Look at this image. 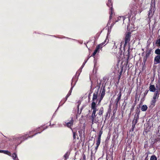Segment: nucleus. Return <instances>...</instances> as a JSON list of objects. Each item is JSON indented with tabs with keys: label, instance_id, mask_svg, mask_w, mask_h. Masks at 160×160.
<instances>
[{
	"label": "nucleus",
	"instance_id": "de8ad7c7",
	"mask_svg": "<svg viewBox=\"0 0 160 160\" xmlns=\"http://www.w3.org/2000/svg\"><path fill=\"white\" fill-rule=\"evenodd\" d=\"M73 133V138L74 139H75L76 137V136H77V134L75 132H74L73 131H72Z\"/></svg>",
	"mask_w": 160,
	"mask_h": 160
},
{
	"label": "nucleus",
	"instance_id": "5fc2aeb1",
	"mask_svg": "<svg viewBox=\"0 0 160 160\" xmlns=\"http://www.w3.org/2000/svg\"><path fill=\"white\" fill-rule=\"evenodd\" d=\"M103 97H103L100 96V98L99 99V101H98V104H99L101 102V101Z\"/></svg>",
	"mask_w": 160,
	"mask_h": 160
},
{
	"label": "nucleus",
	"instance_id": "7c9ffc66",
	"mask_svg": "<svg viewBox=\"0 0 160 160\" xmlns=\"http://www.w3.org/2000/svg\"><path fill=\"white\" fill-rule=\"evenodd\" d=\"M102 80L100 79V82L99 83L98 81H97V83H98V85L97 86H96L95 87V88H96L97 87H98V88H100L101 87V84Z\"/></svg>",
	"mask_w": 160,
	"mask_h": 160
},
{
	"label": "nucleus",
	"instance_id": "2f4dec72",
	"mask_svg": "<svg viewBox=\"0 0 160 160\" xmlns=\"http://www.w3.org/2000/svg\"><path fill=\"white\" fill-rule=\"evenodd\" d=\"M156 101L157 99H153L151 101L150 103L151 105H152L153 106V107L154 106Z\"/></svg>",
	"mask_w": 160,
	"mask_h": 160
},
{
	"label": "nucleus",
	"instance_id": "4c0bfd02",
	"mask_svg": "<svg viewBox=\"0 0 160 160\" xmlns=\"http://www.w3.org/2000/svg\"><path fill=\"white\" fill-rule=\"evenodd\" d=\"M135 105H136L135 103L133 104V105L132 106L131 108L130 109V112H132L133 111L134 109V107L135 106ZM131 112H130L129 114L130 115L131 114Z\"/></svg>",
	"mask_w": 160,
	"mask_h": 160
},
{
	"label": "nucleus",
	"instance_id": "680f3d73",
	"mask_svg": "<svg viewBox=\"0 0 160 160\" xmlns=\"http://www.w3.org/2000/svg\"><path fill=\"white\" fill-rule=\"evenodd\" d=\"M96 54V53L95 52H93V53H92V54L91 55V57H93L94 58H95L94 56H95V55Z\"/></svg>",
	"mask_w": 160,
	"mask_h": 160
},
{
	"label": "nucleus",
	"instance_id": "ddd939ff",
	"mask_svg": "<svg viewBox=\"0 0 160 160\" xmlns=\"http://www.w3.org/2000/svg\"><path fill=\"white\" fill-rule=\"evenodd\" d=\"M0 153H4L5 154L9 156L11 155V152L7 150H0Z\"/></svg>",
	"mask_w": 160,
	"mask_h": 160
},
{
	"label": "nucleus",
	"instance_id": "49530a36",
	"mask_svg": "<svg viewBox=\"0 0 160 160\" xmlns=\"http://www.w3.org/2000/svg\"><path fill=\"white\" fill-rule=\"evenodd\" d=\"M87 61V60H85L84 61V62H83L82 65V66L81 67V69H82V68L84 67L85 64H86V63Z\"/></svg>",
	"mask_w": 160,
	"mask_h": 160
},
{
	"label": "nucleus",
	"instance_id": "09e8293b",
	"mask_svg": "<svg viewBox=\"0 0 160 160\" xmlns=\"http://www.w3.org/2000/svg\"><path fill=\"white\" fill-rule=\"evenodd\" d=\"M130 45L129 43L128 45V56L129 55V53H130Z\"/></svg>",
	"mask_w": 160,
	"mask_h": 160
},
{
	"label": "nucleus",
	"instance_id": "0e129e2a",
	"mask_svg": "<svg viewBox=\"0 0 160 160\" xmlns=\"http://www.w3.org/2000/svg\"><path fill=\"white\" fill-rule=\"evenodd\" d=\"M114 23H112L111 26L109 27V28H110V29H112L113 26L114 25Z\"/></svg>",
	"mask_w": 160,
	"mask_h": 160
},
{
	"label": "nucleus",
	"instance_id": "6e6d98bb",
	"mask_svg": "<svg viewBox=\"0 0 160 160\" xmlns=\"http://www.w3.org/2000/svg\"><path fill=\"white\" fill-rule=\"evenodd\" d=\"M108 111L106 113V115H105V120L104 121V123H105V121L107 119V117H108Z\"/></svg>",
	"mask_w": 160,
	"mask_h": 160
},
{
	"label": "nucleus",
	"instance_id": "c85d7f7f",
	"mask_svg": "<svg viewBox=\"0 0 160 160\" xmlns=\"http://www.w3.org/2000/svg\"><path fill=\"white\" fill-rule=\"evenodd\" d=\"M99 46H97L95 50L94 51V52H95L96 53H99L100 52V50H101V49L99 48Z\"/></svg>",
	"mask_w": 160,
	"mask_h": 160
},
{
	"label": "nucleus",
	"instance_id": "4be33fe9",
	"mask_svg": "<svg viewBox=\"0 0 160 160\" xmlns=\"http://www.w3.org/2000/svg\"><path fill=\"white\" fill-rule=\"evenodd\" d=\"M79 72H78V71L77 72H76V74H78V77H77L76 75L74 77H73L72 78H74V81L73 82H74V84H75L77 82V81H78V77L79 76Z\"/></svg>",
	"mask_w": 160,
	"mask_h": 160
},
{
	"label": "nucleus",
	"instance_id": "603ef678",
	"mask_svg": "<svg viewBox=\"0 0 160 160\" xmlns=\"http://www.w3.org/2000/svg\"><path fill=\"white\" fill-rule=\"evenodd\" d=\"M68 98H67V96H66L65 98V99H64V100H64V101H63V103H62V102H61V105H62L64 104V103H65V102L67 100ZM62 101H62V102H62Z\"/></svg>",
	"mask_w": 160,
	"mask_h": 160
},
{
	"label": "nucleus",
	"instance_id": "4d7b16f0",
	"mask_svg": "<svg viewBox=\"0 0 160 160\" xmlns=\"http://www.w3.org/2000/svg\"><path fill=\"white\" fill-rule=\"evenodd\" d=\"M150 41H151V40L150 39H149L147 41V45L148 46H149L150 45V44L151 43Z\"/></svg>",
	"mask_w": 160,
	"mask_h": 160
},
{
	"label": "nucleus",
	"instance_id": "f8f14e48",
	"mask_svg": "<svg viewBox=\"0 0 160 160\" xmlns=\"http://www.w3.org/2000/svg\"><path fill=\"white\" fill-rule=\"evenodd\" d=\"M10 156L12 158L13 160H19L16 152H14L12 154L11 153V155Z\"/></svg>",
	"mask_w": 160,
	"mask_h": 160
},
{
	"label": "nucleus",
	"instance_id": "20e7f679",
	"mask_svg": "<svg viewBox=\"0 0 160 160\" xmlns=\"http://www.w3.org/2000/svg\"><path fill=\"white\" fill-rule=\"evenodd\" d=\"M131 33L130 32H126L125 34V37L124 38V47L126 46L128 43H129L130 41V38L131 37Z\"/></svg>",
	"mask_w": 160,
	"mask_h": 160
},
{
	"label": "nucleus",
	"instance_id": "f704fd0d",
	"mask_svg": "<svg viewBox=\"0 0 160 160\" xmlns=\"http://www.w3.org/2000/svg\"><path fill=\"white\" fill-rule=\"evenodd\" d=\"M108 33L107 34V35L106 38H107V39H108V37L109 36L110 34V33L111 32V29H110V28H109V27H108Z\"/></svg>",
	"mask_w": 160,
	"mask_h": 160
},
{
	"label": "nucleus",
	"instance_id": "6ab92c4d",
	"mask_svg": "<svg viewBox=\"0 0 160 160\" xmlns=\"http://www.w3.org/2000/svg\"><path fill=\"white\" fill-rule=\"evenodd\" d=\"M131 17V15H127L124 16H119L120 18H122V20L124 21L125 19L128 18L129 21H130V18Z\"/></svg>",
	"mask_w": 160,
	"mask_h": 160
},
{
	"label": "nucleus",
	"instance_id": "5701e85b",
	"mask_svg": "<svg viewBox=\"0 0 160 160\" xmlns=\"http://www.w3.org/2000/svg\"><path fill=\"white\" fill-rule=\"evenodd\" d=\"M104 111V109L103 107H101L100 108L99 112L97 113V114L99 116L102 115L103 114Z\"/></svg>",
	"mask_w": 160,
	"mask_h": 160
},
{
	"label": "nucleus",
	"instance_id": "72a5a7b5",
	"mask_svg": "<svg viewBox=\"0 0 160 160\" xmlns=\"http://www.w3.org/2000/svg\"><path fill=\"white\" fill-rule=\"evenodd\" d=\"M150 160H157V158L155 155H153L151 157Z\"/></svg>",
	"mask_w": 160,
	"mask_h": 160
},
{
	"label": "nucleus",
	"instance_id": "774afa93",
	"mask_svg": "<svg viewBox=\"0 0 160 160\" xmlns=\"http://www.w3.org/2000/svg\"><path fill=\"white\" fill-rule=\"evenodd\" d=\"M122 106L123 107V109L124 110L125 109L126 107L125 105H124V103H123Z\"/></svg>",
	"mask_w": 160,
	"mask_h": 160
},
{
	"label": "nucleus",
	"instance_id": "bb28decb",
	"mask_svg": "<svg viewBox=\"0 0 160 160\" xmlns=\"http://www.w3.org/2000/svg\"><path fill=\"white\" fill-rule=\"evenodd\" d=\"M99 121V117L98 116H97V117H96V118H95V119H94L93 121H92V124H93V122H94L95 123H97L98 122V121Z\"/></svg>",
	"mask_w": 160,
	"mask_h": 160
},
{
	"label": "nucleus",
	"instance_id": "e433bc0d",
	"mask_svg": "<svg viewBox=\"0 0 160 160\" xmlns=\"http://www.w3.org/2000/svg\"><path fill=\"white\" fill-rule=\"evenodd\" d=\"M136 113L135 114L137 115H140V111L139 109H138V108H137L136 110Z\"/></svg>",
	"mask_w": 160,
	"mask_h": 160
},
{
	"label": "nucleus",
	"instance_id": "864d4df0",
	"mask_svg": "<svg viewBox=\"0 0 160 160\" xmlns=\"http://www.w3.org/2000/svg\"><path fill=\"white\" fill-rule=\"evenodd\" d=\"M68 98H67V96H66L65 98V99H64V100H64V101H63V103H62V102H61V105H62L64 104V103H65V102L67 100ZM62 101H62V102H62Z\"/></svg>",
	"mask_w": 160,
	"mask_h": 160
},
{
	"label": "nucleus",
	"instance_id": "a19ab883",
	"mask_svg": "<svg viewBox=\"0 0 160 160\" xmlns=\"http://www.w3.org/2000/svg\"><path fill=\"white\" fill-rule=\"evenodd\" d=\"M147 59L146 58H143V62L142 63V65H143V67H142V68H143L144 66L145 65V64L146 62V61L147 60Z\"/></svg>",
	"mask_w": 160,
	"mask_h": 160
},
{
	"label": "nucleus",
	"instance_id": "393cba45",
	"mask_svg": "<svg viewBox=\"0 0 160 160\" xmlns=\"http://www.w3.org/2000/svg\"><path fill=\"white\" fill-rule=\"evenodd\" d=\"M67 38V39H72V40H73L78 41L79 42V43H80L81 44H82V43H83V41H78L76 39H72V38H70L67 37H65V36H63V37H62V38Z\"/></svg>",
	"mask_w": 160,
	"mask_h": 160
},
{
	"label": "nucleus",
	"instance_id": "338daca9",
	"mask_svg": "<svg viewBox=\"0 0 160 160\" xmlns=\"http://www.w3.org/2000/svg\"><path fill=\"white\" fill-rule=\"evenodd\" d=\"M146 154H147V156H146V158H145V159H144V160H148V155L146 153L145 154V155H146Z\"/></svg>",
	"mask_w": 160,
	"mask_h": 160
},
{
	"label": "nucleus",
	"instance_id": "4468645a",
	"mask_svg": "<svg viewBox=\"0 0 160 160\" xmlns=\"http://www.w3.org/2000/svg\"><path fill=\"white\" fill-rule=\"evenodd\" d=\"M77 103H78V105H77V113L79 114H81V113L82 110L84 108V106H82V107L80 108V112H79V106L80 105V104L81 103L79 102H78Z\"/></svg>",
	"mask_w": 160,
	"mask_h": 160
},
{
	"label": "nucleus",
	"instance_id": "58836bf2",
	"mask_svg": "<svg viewBox=\"0 0 160 160\" xmlns=\"http://www.w3.org/2000/svg\"><path fill=\"white\" fill-rule=\"evenodd\" d=\"M120 100V99L117 98L116 99L115 103L116 105L117 106L118 105V103L119 102Z\"/></svg>",
	"mask_w": 160,
	"mask_h": 160
},
{
	"label": "nucleus",
	"instance_id": "8fccbe9b",
	"mask_svg": "<svg viewBox=\"0 0 160 160\" xmlns=\"http://www.w3.org/2000/svg\"><path fill=\"white\" fill-rule=\"evenodd\" d=\"M137 123V122L135 123V122H134L132 121V128H134L135 127V125Z\"/></svg>",
	"mask_w": 160,
	"mask_h": 160
},
{
	"label": "nucleus",
	"instance_id": "3c124183",
	"mask_svg": "<svg viewBox=\"0 0 160 160\" xmlns=\"http://www.w3.org/2000/svg\"><path fill=\"white\" fill-rule=\"evenodd\" d=\"M34 132V130H32V131H29L28 132V134H27V136H26V138H27V137L28 135H30L31 134L32 132ZM28 136L27 137V138H28Z\"/></svg>",
	"mask_w": 160,
	"mask_h": 160
},
{
	"label": "nucleus",
	"instance_id": "ea45409f",
	"mask_svg": "<svg viewBox=\"0 0 160 160\" xmlns=\"http://www.w3.org/2000/svg\"><path fill=\"white\" fill-rule=\"evenodd\" d=\"M147 59L146 58H143V62L142 63V65H143V67H142V68H143L144 66L145 65V64L146 62V61L147 60Z\"/></svg>",
	"mask_w": 160,
	"mask_h": 160
},
{
	"label": "nucleus",
	"instance_id": "c9c22d12",
	"mask_svg": "<svg viewBox=\"0 0 160 160\" xmlns=\"http://www.w3.org/2000/svg\"><path fill=\"white\" fill-rule=\"evenodd\" d=\"M92 84H91V86L90 87H91L90 90V91H89V94H90V95H91V94L93 92V91L94 89V88H92Z\"/></svg>",
	"mask_w": 160,
	"mask_h": 160
},
{
	"label": "nucleus",
	"instance_id": "a878e982",
	"mask_svg": "<svg viewBox=\"0 0 160 160\" xmlns=\"http://www.w3.org/2000/svg\"><path fill=\"white\" fill-rule=\"evenodd\" d=\"M139 115H137L135 114L134 115V120H133V122H134L137 123L138 122V120L139 118Z\"/></svg>",
	"mask_w": 160,
	"mask_h": 160
},
{
	"label": "nucleus",
	"instance_id": "052dcab7",
	"mask_svg": "<svg viewBox=\"0 0 160 160\" xmlns=\"http://www.w3.org/2000/svg\"><path fill=\"white\" fill-rule=\"evenodd\" d=\"M56 112L55 111V112L53 113V115L52 116L51 120H52V118H54L55 117V116L56 115Z\"/></svg>",
	"mask_w": 160,
	"mask_h": 160
},
{
	"label": "nucleus",
	"instance_id": "69168bd1",
	"mask_svg": "<svg viewBox=\"0 0 160 160\" xmlns=\"http://www.w3.org/2000/svg\"><path fill=\"white\" fill-rule=\"evenodd\" d=\"M48 126H46L45 127H43V129L42 130V131H44V130L46 129H47L48 128Z\"/></svg>",
	"mask_w": 160,
	"mask_h": 160
},
{
	"label": "nucleus",
	"instance_id": "0eeeda50",
	"mask_svg": "<svg viewBox=\"0 0 160 160\" xmlns=\"http://www.w3.org/2000/svg\"><path fill=\"white\" fill-rule=\"evenodd\" d=\"M74 78H72V82L71 83V87L70 90L69 91L68 93V94H67V95L66 96H67V98H68V97L71 95L72 89H73V87H74V85H75V84H74V85H73V86H72L73 82L74 81Z\"/></svg>",
	"mask_w": 160,
	"mask_h": 160
},
{
	"label": "nucleus",
	"instance_id": "9b49d317",
	"mask_svg": "<svg viewBox=\"0 0 160 160\" xmlns=\"http://www.w3.org/2000/svg\"><path fill=\"white\" fill-rule=\"evenodd\" d=\"M152 49H149L146 51V54L144 57V58L147 59V58L149 57L150 55L151 54Z\"/></svg>",
	"mask_w": 160,
	"mask_h": 160
},
{
	"label": "nucleus",
	"instance_id": "f257e3e1",
	"mask_svg": "<svg viewBox=\"0 0 160 160\" xmlns=\"http://www.w3.org/2000/svg\"><path fill=\"white\" fill-rule=\"evenodd\" d=\"M27 134L22 136H19L18 135L13 136L10 138L8 139L4 137L8 141L11 142V145H12L14 144H16V145L20 144L22 142L27 140L29 138H26Z\"/></svg>",
	"mask_w": 160,
	"mask_h": 160
},
{
	"label": "nucleus",
	"instance_id": "b1692460",
	"mask_svg": "<svg viewBox=\"0 0 160 160\" xmlns=\"http://www.w3.org/2000/svg\"><path fill=\"white\" fill-rule=\"evenodd\" d=\"M148 107L147 105H142L141 108V110L142 111H146L148 109Z\"/></svg>",
	"mask_w": 160,
	"mask_h": 160
},
{
	"label": "nucleus",
	"instance_id": "cd10ccee",
	"mask_svg": "<svg viewBox=\"0 0 160 160\" xmlns=\"http://www.w3.org/2000/svg\"><path fill=\"white\" fill-rule=\"evenodd\" d=\"M98 99V95L96 93H93V97H92V102H95L94 101Z\"/></svg>",
	"mask_w": 160,
	"mask_h": 160
},
{
	"label": "nucleus",
	"instance_id": "2eb2a0df",
	"mask_svg": "<svg viewBox=\"0 0 160 160\" xmlns=\"http://www.w3.org/2000/svg\"><path fill=\"white\" fill-rule=\"evenodd\" d=\"M107 40H108L107 43H108V42L109 41L108 39H107V38H106L105 40L104 41V42H102V43L97 45V46H99V48L101 49V50H102V48L103 46L106 44H105V42H107Z\"/></svg>",
	"mask_w": 160,
	"mask_h": 160
},
{
	"label": "nucleus",
	"instance_id": "13d9d810",
	"mask_svg": "<svg viewBox=\"0 0 160 160\" xmlns=\"http://www.w3.org/2000/svg\"><path fill=\"white\" fill-rule=\"evenodd\" d=\"M94 68H95L97 64V62L96 60L95 59L94 60Z\"/></svg>",
	"mask_w": 160,
	"mask_h": 160
},
{
	"label": "nucleus",
	"instance_id": "79ce46f5",
	"mask_svg": "<svg viewBox=\"0 0 160 160\" xmlns=\"http://www.w3.org/2000/svg\"><path fill=\"white\" fill-rule=\"evenodd\" d=\"M102 129L99 131L98 137L101 138V135L102 133Z\"/></svg>",
	"mask_w": 160,
	"mask_h": 160
},
{
	"label": "nucleus",
	"instance_id": "39448f33",
	"mask_svg": "<svg viewBox=\"0 0 160 160\" xmlns=\"http://www.w3.org/2000/svg\"><path fill=\"white\" fill-rule=\"evenodd\" d=\"M8 140L5 137L0 139V148L4 149Z\"/></svg>",
	"mask_w": 160,
	"mask_h": 160
},
{
	"label": "nucleus",
	"instance_id": "6e6552de",
	"mask_svg": "<svg viewBox=\"0 0 160 160\" xmlns=\"http://www.w3.org/2000/svg\"><path fill=\"white\" fill-rule=\"evenodd\" d=\"M154 63V64H157L160 63V55H157L155 57Z\"/></svg>",
	"mask_w": 160,
	"mask_h": 160
},
{
	"label": "nucleus",
	"instance_id": "473e14b6",
	"mask_svg": "<svg viewBox=\"0 0 160 160\" xmlns=\"http://www.w3.org/2000/svg\"><path fill=\"white\" fill-rule=\"evenodd\" d=\"M155 53L157 55H160V49L159 48L156 49L155 51Z\"/></svg>",
	"mask_w": 160,
	"mask_h": 160
},
{
	"label": "nucleus",
	"instance_id": "c03bdc74",
	"mask_svg": "<svg viewBox=\"0 0 160 160\" xmlns=\"http://www.w3.org/2000/svg\"><path fill=\"white\" fill-rule=\"evenodd\" d=\"M155 43L158 44L159 46H160V38L157 39Z\"/></svg>",
	"mask_w": 160,
	"mask_h": 160
},
{
	"label": "nucleus",
	"instance_id": "e2e57ef3",
	"mask_svg": "<svg viewBox=\"0 0 160 160\" xmlns=\"http://www.w3.org/2000/svg\"><path fill=\"white\" fill-rule=\"evenodd\" d=\"M82 160H86V156L85 154H83L82 156Z\"/></svg>",
	"mask_w": 160,
	"mask_h": 160
},
{
	"label": "nucleus",
	"instance_id": "37998d69",
	"mask_svg": "<svg viewBox=\"0 0 160 160\" xmlns=\"http://www.w3.org/2000/svg\"><path fill=\"white\" fill-rule=\"evenodd\" d=\"M122 96V93H121V91H120L118 95V98H118L119 99H121V98Z\"/></svg>",
	"mask_w": 160,
	"mask_h": 160
},
{
	"label": "nucleus",
	"instance_id": "7ed1b4c3",
	"mask_svg": "<svg viewBox=\"0 0 160 160\" xmlns=\"http://www.w3.org/2000/svg\"><path fill=\"white\" fill-rule=\"evenodd\" d=\"M91 109L93 110L91 115V121H93L94 119L97 116V114L96 112L98 109L97 108L96 103L95 102H92L91 104Z\"/></svg>",
	"mask_w": 160,
	"mask_h": 160
},
{
	"label": "nucleus",
	"instance_id": "412c9836",
	"mask_svg": "<svg viewBox=\"0 0 160 160\" xmlns=\"http://www.w3.org/2000/svg\"><path fill=\"white\" fill-rule=\"evenodd\" d=\"M111 10H112L111 9ZM110 15L109 17V20L108 21L107 25V27L108 26V25L110 24V23L111 22V19L112 18V17L113 14V12H112V10H111V12H110Z\"/></svg>",
	"mask_w": 160,
	"mask_h": 160
},
{
	"label": "nucleus",
	"instance_id": "dca6fc26",
	"mask_svg": "<svg viewBox=\"0 0 160 160\" xmlns=\"http://www.w3.org/2000/svg\"><path fill=\"white\" fill-rule=\"evenodd\" d=\"M102 89L100 96L104 97L105 95V92L106 91L105 84V85H103V83L102 85Z\"/></svg>",
	"mask_w": 160,
	"mask_h": 160
},
{
	"label": "nucleus",
	"instance_id": "a211bd4d",
	"mask_svg": "<svg viewBox=\"0 0 160 160\" xmlns=\"http://www.w3.org/2000/svg\"><path fill=\"white\" fill-rule=\"evenodd\" d=\"M70 152L69 151H67L63 156V157L65 158L64 160H67L69 158V156L70 154Z\"/></svg>",
	"mask_w": 160,
	"mask_h": 160
},
{
	"label": "nucleus",
	"instance_id": "c756f323",
	"mask_svg": "<svg viewBox=\"0 0 160 160\" xmlns=\"http://www.w3.org/2000/svg\"><path fill=\"white\" fill-rule=\"evenodd\" d=\"M156 87L157 89H158L159 91H160V80H158V82L156 84Z\"/></svg>",
	"mask_w": 160,
	"mask_h": 160
},
{
	"label": "nucleus",
	"instance_id": "f03ea898",
	"mask_svg": "<svg viewBox=\"0 0 160 160\" xmlns=\"http://www.w3.org/2000/svg\"><path fill=\"white\" fill-rule=\"evenodd\" d=\"M155 0H151L149 10L148 12V18L150 20L153 16L156 10Z\"/></svg>",
	"mask_w": 160,
	"mask_h": 160
},
{
	"label": "nucleus",
	"instance_id": "9d476101",
	"mask_svg": "<svg viewBox=\"0 0 160 160\" xmlns=\"http://www.w3.org/2000/svg\"><path fill=\"white\" fill-rule=\"evenodd\" d=\"M73 123V119H72L69 122H68L66 123V126H67L70 128L72 131V129L71 128V126H72Z\"/></svg>",
	"mask_w": 160,
	"mask_h": 160
},
{
	"label": "nucleus",
	"instance_id": "1a4fd4ad",
	"mask_svg": "<svg viewBox=\"0 0 160 160\" xmlns=\"http://www.w3.org/2000/svg\"><path fill=\"white\" fill-rule=\"evenodd\" d=\"M107 5L110 8V12H111V9L112 12H113V10L112 8V2L111 0H108V2L107 3Z\"/></svg>",
	"mask_w": 160,
	"mask_h": 160
},
{
	"label": "nucleus",
	"instance_id": "f3484780",
	"mask_svg": "<svg viewBox=\"0 0 160 160\" xmlns=\"http://www.w3.org/2000/svg\"><path fill=\"white\" fill-rule=\"evenodd\" d=\"M149 88L150 91L152 92H155L156 90L155 86L154 85H152L150 84L149 87Z\"/></svg>",
	"mask_w": 160,
	"mask_h": 160
},
{
	"label": "nucleus",
	"instance_id": "aec40b11",
	"mask_svg": "<svg viewBox=\"0 0 160 160\" xmlns=\"http://www.w3.org/2000/svg\"><path fill=\"white\" fill-rule=\"evenodd\" d=\"M159 92L158 89H157V91L155 92L154 95L153 97V99H157V98H158L159 97V93L158 92Z\"/></svg>",
	"mask_w": 160,
	"mask_h": 160
},
{
	"label": "nucleus",
	"instance_id": "a18cd8bd",
	"mask_svg": "<svg viewBox=\"0 0 160 160\" xmlns=\"http://www.w3.org/2000/svg\"><path fill=\"white\" fill-rule=\"evenodd\" d=\"M148 91H149V90H146L145 91V92H144V94H143V98H145V96H146V95H147V94H148Z\"/></svg>",
	"mask_w": 160,
	"mask_h": 160
},
{
	"label": "nucleus",
	"instance_id": "bf43d9fd",
	"mask_svg": "<svg viewBox=\"0 0 160 160\" xmlns=\"http://www.w3.org/2000/svg\"><path fill=\"white\" fill-rule=\"evenodd\" d=\"M99 89V88H98L97 89H96L94 93H96L97 95H98Z\"/></svg>",
	"mask_w": 160,
	"mask_h": 160
},
{
	"label": "nucleus",
	"instance_id": "423d86ee",
	"mask_svg": "<svg viewBox=\"0 0 160 160\" xmlns=\"http://www.w3.org/2000/svg\"><path fill=\"white\" fill-rule=\"evenodd\" d=\"M44 126V125H42L41 126H40V127H39L35 129H34V132H37L35 133L33 135L28 136V138H32L33 136L38 134H39V133H41V132L42 131V130L43 129V126Z\"/></svg>",
	"mask_w": 160,
	"mask_h": 160
}]
</instances>
